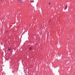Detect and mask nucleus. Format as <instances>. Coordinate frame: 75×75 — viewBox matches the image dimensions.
I'll return each mask as SVG.
<instances>
[{"label":"nucleus","instance_id":"nucleus-5","mask_svg":"<svg viewBox=\"0 0 75 75\" xmlns=\"http://www.w3.org/2000/svg\"><path fill=\"white\" fill-rule=\"evenodd\" d=\"M31 49H32V47H30V50H31Z\"/></svg>","mask_w":75,"mask_h":75},{"label":"nucleus","instance_id":"nucleus-2","mask_svg":"<svg viewBox=\"0 0 75 75\" xmlns=\"http://www.w3.org/2000/svg\"><path fill=\"white\" fill-rule=\"evenodd\" d=\"M8 51H10V50H11L10 49V48H8Z\"/></svg>","mask_w":75,"mask_h":75},{"label":"nucleus","instance_id":"nucleus-3","mask_svg":"<svg viewBox=\"0 0 75 75\" xmlns=\"http://www.w3.org/2000/svg\"><path fill=\"white\" fill-rule=\"evenodd\" d=\"M31 3H32V2L34 3V1H31Z\"/></svg>","mask_w":75,"mask_h":75},{"label":"nucleus","instance_id":"nucleus-1","mask_svg":"<svg viewBox=\"0 0 75 75\" xmlns=\"http://www.w3.org/2000/svg\"><path fill=\"white\" fill-rule=\"evenodd\" d=\"M67 5H66V6L65 8V10H66V9H67Z\"/></svg>","mask_w":75,"mask_h":75},{"label":"nucleus","instance_id":"nucleus-4","mask_svg":"<svg viewBox=\"0 0 75 75\" xmlns=\"http://www.w3.org/2000/svg\"><path fill=\"white\" fill-rule=\"evenodd\" d=\"M19 1H20V2H22V1H21V0H19Z\"/></svg>","mask_w":75,"mask_h":75},{"label":"nucleus","instance_id":"nucleus-6","mask_svg":"<svg viewBox=\"0 0 75 75\" xmlns=\"http://www.w3.org/2000/svg\"><path fill=\"white\" fill-rule=\"evenodd\" d=\"M49 4H50V3H49Z\"/></svg>","mask_w":75,"mask_h":75}]
</instances>
